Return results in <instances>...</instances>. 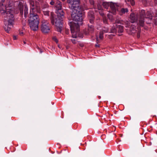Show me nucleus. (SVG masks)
Wrapping results in <instances>:
<instances>
[{
    "instance_id": "obj_13",
    "label": "nucleus",
    "mask_w": 157,
    "mask_h": 157,
    "mask_svg": "<svg viewBox=\"0 0 157 157\" xmlns=\"http://www.w3.org/2000/svg\"><path fill=\"white\" fill-rule=\"evenodd\" d=\"M125 1L127 4H131L132 6L135 5V2L134 0H125Z\"/></svg>"
},
{
    "instance_id": "obj_34",
    "label": "nucleus",
    "mask_w": 157,
    "mask_h": 157,
    "mask_svg": "<svg viewBox=\"0 0 157 157\" xmlns=\"http://www.w3.org/2000/svg\"><path fill=\"white\" fill-rule=\"evenodd\" d=\"M107 16H109V14H108Z\"/></svg>"
},
{
    "instance_id": "obj_26",
    "label": "nucleus",
    "mask_w": 157,
    "mask_h": 157,
    "mask_svg": "<svg viewBox=\"0 0 157 157\" xmlns=\"http://www.w3.org/2000/svg\"><path fill=\"white\" fill-rule=\"evenodd\" d=\"M129 26H130V25L127 24L126 25V27H129Z\"/></svg>"
},
{
    "instance_id": "obj_23",
    "label": "nucleus",
    "mask_w": 157,
    "mask_h": 157,
    "mask_svg": "<svg viewBox=\"0 0 157 157\" xmlns=\"http://www.w3.org/2000/svg\"><path fill=\"white\" fill-rule=\"evenodd\" d=\"M42 10L44 12V11H47V10H49L48 8H42Z\"/></svg>"
},
{
    "instance_id": "obj_21",
    "label": "nucleus",
    "mask_w": 157,
    "mask_h": 157,
    "mask_svg": "<svg viewBox=\"0 0 157 157\" xmlns=\"http://www.w3.org/2000/svg\"><path fill=\"white\" fill-rule=\"evenodd\" d=\"M138 31L137 33V37L139 38L140 37V30L139 29H138Z\"/></svg>"
},
{
    "instance_id": "obj_4",
    "label": "nucleus",
    "mask_w": 157,
    "mask_h": 157,
    "mask_svg": "<svg viewBox=\"0 0 157 157\" xmlns=\"http://www.w3.org/2000/svg\"><path fill=\"white\" fill-rule=\"evenodd\" d=\"M50 4L52 6H55L57 16L56 17L54 16L53 13H51V23L52 25H55L57 31L60 33L62 30L63 19L64 17V13L62 10V4L59 0H52Z\"/></svg>"
},
{
    "instance_id": "obj_7",
    "label": "nucleus",
    "mask_w": 157,
    "mask_h": 157,
    "mask_svg": "<svg viewBox=\"0 0 157 157\" xmlns=\"http://www.w3.org/2000/svg\"><path fill=\"white\" fill-rule=\"evenodd\" d=\"M94 14L93 10H90L88 13V17L91 24H88V29L89 32L90 33H92L94 31V26L92 25L94 23Z\"/></svg>"
},
{
    "instance_id": "obj_5",
    "label": "nucleus",
    "mask_w": 157,
    "mask_h": 157,
    "mask_svg": "<svg viewBox=\"0 0 157 157\" xmlns=\"http://www.w3.org/2000/svg\"><path fill=\"white\" fill-rule=\"evenodd\" d=\"M152 15L150 11H147L146 13L144 10L139 11V13L135 14L132 13L130 15V19L131 23L136 22L137 24L140 26L143 27L145 22L147 24L150 23L152 19Z\"/></svg>"
},
{
    "instance_id": "obj_8",
    "label": "nucleus",
    "mask_w": 157,
    "mask_h": 157,
    "mask_svg": "<svg viewBox=\"0 0 157 157\" xmlns=\"http://www.w3.org/2000/svg\"><path fill=\"white\" fill-rule=\"evenodd\" d=\"M41 30L44 33H48L50 30V24L47 20L42 19L40 26Z\"/></svg>"
},
{
    "instance_id": "obj_3",
    "label": "nucleus",
    "mask_w": 157,
    "mask_h": 157,
    "mask_svg": "<svg viewBox=\"0 0 157 157\" xmlns=\"http://www.w3.org/2000/svg\"><path fill=\"white\" fill-rule=\"evenodd\" d=\"M42 0H29L30 13L28 19L30 29L34 31L38 29L40 18L37 13L41 12L39 2Z\"/></svg>"
},
{
    "instance_id": "obj_12",
    "label": "nucleus",
    "mask_w": 157,
    "mask_h": 157,
    "mask_svg": "<svg viewBox=\"0 0 157 157\" xmlns=\"http://www.w3.org/2000/svg\"><path fill=\"white\" fill-rule=\"evenodd\" d=\"M103 33H104L103 32H101L100 33L99 37L98 38L97 36H96V41H97V43H98L99 42V38L101 40L102 39V38L103 37Z\"/></svg>"
},
{
    "instance_id": "obj_17",
    "label": "nucleus",
    "mask_w": 157,
    "mask_h": 157,
    "mask_svg": "<svg viewBox=\"0 0 157 157\" xmlns=\"http://www.w3.org/2000/svg\"><path fill=\"white\" fill-rule=\"evenodd\" d=\"M49 11H44L43 13L44 14L45 16H49Z\"/></svg>"
},
{
    "instance_id": "obj_11",
    "label": "nucleus",
    "mask_w": 157,
    "mask_h": 157,
    "mask_svg": "<svg viewBox=\"0 0 157 157\" xmlns=\"http://www.w3.org/2000/svg\"><path fill=\"white\" fill-rule=\"evenodd\" d=\"M117 4L118 6V10H117V11H118L119 12V13L120 15H122L123 14H125V13L127 12L128 11V9L127 8H122L120 10H119L120 7L119 4L117 3Z\"/></svg>"
},
{
    "instance_id": "obj_24",
    "label": "nucleus",
    "mask_w": 157,
    "mask_h": 157,
    "mask_svg": "<svg viewBox=\"0 0 157 157\" xmlns=\"http://www.w3.org/2000/svg\"><path fill=\"white\" fill-rule=\"evenodd\" d=\"M23 32H21V31H20L19 32V34L20 35V36H22L23 35Z\"/></svg>"
},
{
    "instance_id": "obj_32",
    "label": "nucleus",
    "mask_w": 157,
    "mask_h": 157,
    "mask_svg": "<svg viewBox=\"0 0 157 157\" xmlns=\"http://www.w3.org/2000/svg\"><path fill=\"white\" fill-rule=\"evenodd\" d=\"M40 53L42 52V51H41V50H40Z\"/></svg>"
},
{
    "instance_id": "obj_22",
    "label": "nucleus",
    "mask_w": 157,
    "mask_h": 157,
    "mask_svg": "<svg viewBox=\"0 0 157 157\" xmlns=\"http://www.w3.org/2000/svg\"><path fill=\"white\" fill-rule=\"evenodd\" d=\"M72 43L74 44H75L76 43V41L75 40H71Z\"/></svg>"
},
{
    "instance_id": "obj_9",
    "label": "nucleus",
    "mask_w": 157,
    "mask_h": 157,
    "mask_svg": "<svg viewBox=\"0 0 157 157\" xmlns=\"http://www.w3.org/2000/svg\"><path fill=\"white\" fill-rule=\"evenodd\" d=\"M79 0H67V2L68 4L69 8L71 9L76 8L78 5Z\"/></svg>"
},
{
    "instance_id": "obj_1",
    "label": "nucleus",
    "mask_w": 157,
    "mask_h": 157,
    "mask_svg": "<svg viewBox=\"0 0 157 157\" xmlns=\"http://www.w3.org/2000/svg\"><path fill=\"white\" fill-rule=\"evenodd\" d=\"M17 8L20 10V14L23 17L26 18L28 15V8L27 4L24 5L22 2L15 0H2L0 4L1 13L3 15L4 18V28L5 31L9 33L13 27L14 9Z\"/></svg>"
},
{
    "instance_id": "obj_33",
    "label": "nucleus",
    "mask_w": 157,
    "mask_h": 157,
    "mask_svg": "<svg viewBox=\"0 0 157 157\" xmlns=\"http://www.w3.org/2000/svg\"><path fill=\"white\" fill-rule=\"evenodd\" d=\"M62 1H64L65 0H62Z\"/></svg>"
},
{
    "instance_id": "obj_15",
    "label": "nucleus",
    "mask_w": 157,
    "mask_h": 157,
    "mask_svg": "<svg viewBox=\"0 0 157 157\" xmlns=\"http://www.w3.org/2000/svg\"><path fill=\"white\" fill-rule=\"evenodd\" d=\"M103 33H106L109 32V29L107 27H104L102 28V31Z\"/></svg>"
},
{
    "instance_id": "obj_19",
    "label": "nucleus",
    "mask_w": 157,
    "mask_h": 157,
    "mask_svg": "<svg viewBox=\"0 0 157 157\" xmlns=\"http://www.w3.org/2000/svg\"><path fill=\"white\" fill-rule=\"evenodd\" d=\"M52 39L53 41H55L56 43H58V39H57V38H56V36H53L52 37Z\"/></svg>"
},
{
    "instance_id": "obj_29",
    "label": "nucleus",
    "mask_w": 157,
    "mask_h": 157,
    "mask_svg": "<svg viewBox=\"0 0 157 157\" xmlns=\"http://www.w3.org/2000/svg\"><path fill=\"white\" fill-rule=\"evenodd\" d=\"M85 34H86V35H87L89 34V33H85Z\"/></svg>"
},
{
    "instance_id": "obj_2",
    "label": "nucleus",
    "mask_w": 157,
    "mask_h": 157,
    "mask_svg": "<svg viewBox=\"0 0 157 157\" xmlns=\"http://www.w3.org/2000/svg\"><path fill=\"white\" fill-rule=\"evenodd\" d=\"M72 10L71 15L72 20L76 23L71 22L70 24L72 36L73 38H77L78 36L82 38V35L80 34L79 31V25L82 24L83 17H82V11L88 9L87 5H84V7H81L79 6V3L78 7L71 9Z\"/></svg>"
},
{
    "instance_id": "obj_27",
    "label": "nucleus",
    "mask_w": 157,
    "mask_h": 157,
    "mask_svg": "<svg viewBox=\"0 0 157 157\" xmlns=\"http://www.w3.org/2000/svg\"><path fill=\"white\" fill-rule=\"evenodd\" d=\"M155 15L156 16H157V10L155 11Z\"/></svg>"
},
{
    "instance_id": "obj_18",
    "label": "nucleus",
    "mask_w": 157,
    "mask_h": 157,
    "mask_svg": "<svg viewBox=\"0 0 157 157\" xmlns=\"http://www.w3.org/2000/svg\"><path fill=\"white\" fill-rule=\"evenodd\" d=\"M49 6L47 3L44 4L42 6V8H48Z\"/></svg>"
},
{
    "instance_id": "obj_20",
    "label": "nucleus",
    "mask_w": 157,
    "mask_h": 157,
    "mask_svg": "<svg viewBox=\"0 0 157 157\" xmlns=\"http://www.w3.org/2000/svg\"><path fill=\"white\" fill-rule=\"evenodd\" d=\"M103 17V20L104 23L105 24H106L107 23V20L104 17V14L103 16H102Z\"/></svg>"
},
{
    "instance_id": "obj_14",
    "label": "nucleus",
    "mask_w": 157,
    "mask_h": 157,
    "mask_svg": "<svg viewBox=\"0 0 157 157\" xmlns=\"http://www.w3.org/2000/svg\"><path fill=\"white\" fill-rule=\"evenodd\" d=\"M131 28H130V30L132 31V32L133 33H135L137 30H136V29L137 28V27L136 26H135L134 27H132V25L131 26Z\"/></svg>"
},
{
    "instance_id": "obj_6",
    "label": "nucleus",
    "mask_w": 157,
    "mask_h": 157,
    "mask_svg": "<svg viewBox=\"0 0 157 157\" xmlns=\"http://www.w3.org/2000/svg\"><path fill=\"white\" fill-rule=\"evenodd\" d=\"M102 5L106 9H107L109 6L110 10L109 12L114 15L116 14L117 11L118 10V6L117 3H113L112 2H104L103 0H98L97 5V9L94 6V9L91 10H93L94 11H95V12H97L98 10L101 16H103L104 15V13L103 11Z\"/></svg>"
},
{
    "instance_id": "obj_31",
    "label": "nucleus",
    "mask_w": 157,
    "mask_h": 157,
    "mask_svg": "<svg viewBox=\"0 0 157 157\" xmlns=\"http://www.w3.org/2000/svg\"><path fill=\"white\" fill-rule=\"evenodd\" d=\"M96 46H97V47H98L99 46L98 45H97V44L96 45Z\"/></svg>"
},
{
    "instance_id": "obj_28",
    "label": "nucleus",
    "mask_w": 157,
    "mask_h": 157,
    "mask_svg": "<svg viewBox=\"0 0 157 157\" xmlns=\"http://www.w3.org/2000/svg\"><path fill=\"white\" fill-rule=\"evenodd\" d=\"M155 4H157V0H155Z\"/></svg>"
},
{
    "instance_id": "obj_30",
    "label": "nucleus",
    "mask_w": 157,
    "mask_h": 157,
    "mask_svg": "<svg viewBox=\"0 0 157 157\" xmlns=\"http://www.w3.org/2000/svg\"><path fill=\"white\" fill-rule=\"evenodd\" d=\"M24 44H26V42H25V41H24Z\"/></svg>"
},
{
    "instance_id": "obj_25",
    "label": "nucleus",
    "mask_w": 157,
    "mask_h": 157,
    "mask_svg": "<svg viewBox=\"0 0 157 157\" xmlns=\"http://www.w3.org/2000/svg\"><path fill=\"white\" fill-rule=\"evenodd\" d=\"M13 39L14 40H16L17 39V37L15 36H13Z\"/></svg>"
},
{
    "instance_id": "obj_10",
    "label": "nucleus",
    "mask_w": 157,
    "mask_h": 157,
    "mask_svg": "<svg viewBox=\"0 0 157 157\" xmlns=\"http://www.w3.org/2000/svg\"><path fill=\"white\" fill-rule=\"evenodd\" d=\"M116 28L112 27V29L113 30V32H115L117 31H118V33H122L123 32V28L122 26L118 25H116Z\"/></svg>"
},
{
    "instance_id": "obj_16",
    "label": "nucleus",
    "mask_w": 157,
    "mask_h": 157,
    "mask_svg": "<svg viewBox=\"0 0 157 157\" xmlns=\"http://www.w3.org/2000/svg\"><path fill=\"white\" fill-rule=\"evenodd\" d=\"M86 2L88 0H84ZM89 2L90 5L92 6L93 7H94V0H89Z\"/></svg>"
}]
</instances>
